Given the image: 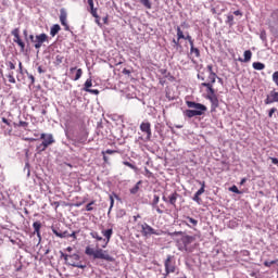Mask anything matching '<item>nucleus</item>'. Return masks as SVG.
Segmentation results:
<instances>
[{
  "mask_svg": "<svg viewBox=\"0 0 278 278\" xmlns=\"http://www.w3.org/2000/svg\"><path fill=\"white\" fill-rule=\"evenodd\" d=\"M18 28H15L12 30V36H14V38L18 37L20 35Z\"/></svg>",
  "mask_w": 278,
  "mask_h": 278,
  "instance_id": "a18cd8bd",
  "label": "nucleus"
},
{
  "mask_svg": "<svg viewBox=\"0 0 278 278\" xmlns=\"http://www.w3.org/2000/svg\"><path fill=\"white\" fill-rule=\"evenodd\" d=\"M273 264H278V260L264 262V266H266L267 268H270Z\"/></svg>",
  "mask_w": 278,
  "mask_h": 278,
  "instance_id": "f704fd0d",
  "label": "nucleus"
},
{
  "mask_svg": "<svg viewBox=\"0 0 278 278\" xmlns=\"http://www.w3.org/2000/svg\"><path fill=\"white\" fill-rule=\"evenodd\" d=\"M40 139L43 140L41 144L38 146L40 151H47V148L55 142V139H53V135L51 134H41Z\"/></svg>",
  "mask_w": 278,
  "mask_h": 278,
  "instance_id": "20e7f679",
  "label": "nucleus"
},
{
  "mask_svg": "<svg viewBox=\"0 0 278 278\" xmlns=\"http://www.w3.org/2000/svg\"><path fill=\"white\" fill-rule=\"evenodd\" d=\"M178 197H179V194H177V192H174L173 194L169 195L170 205H175V203H177V198Z\"/></svg>",
  "mask_w": 278,
  "mask_h": 278,
  "instance_id": "393cba45",
  "label": "nucleus"
},
{
  "mask_svg": "<svg viewBox=\"0 0 278 278\" xmlns=\"http://www.w3.org/2000/svg\"><path fill=\"white\" fill-rule=\"evenodd\" d=\"M94 253H97V250L90 248V247H87L85 249V254L86 255H89L90 257H93L94 258Z\"/></svg>",
  "mask_w": 278,
  "mask_h": 278,
  "instance_id": "5701e85b",
  "label": "nucleus"
},
{
  "mask_svg": "<svg viewBox=\"0 0 278 278\" xmlns=\"http://www.w3.org/2000/svg\"><path fill=\"white\" fill-rule=\"evenodd\" d=\"M53 233L56 235L58 238H66L65 232L64 233H60V232H58V230L53 229Z\"/></svg>",
  "mask_w": 278,
  "mask_h": 278,
  "instance_id": "37998d69",
  "label": "nucleus"
},
{
  "mask_svg": "<svg viewBox=\"0 0 278 278\" xmlns=\"http://www.w3.org/2000/svg\"><path fill=\"white\" fill-rule=\"evenodd\" d=\"M28 79L31 80V84H34V81H36V79L34 78V75L28 76Z\"/></svg>",
  "mask_w": 278,
  "mask_h": 278,
  "instance_id": "680f3d73",
  "label": "nucleus"
},
{
  "mask_svg": "<svg viewBox=\"0 0 278 278\" xmlns=\"http://www.w3.org/2000/svg\"><path fill=\"white\" fill-rule=\"evenodd\" d=\"M62 256L64 257L65 262H67V264L70 266H73L74 268H86V265L81 264V262L79 260H81V257L79 256V254H62Z\"/></svg>",
  "mask_w": 278,
  "mask_h": 278,
  "instance_id": "f03ea898",
  "label": "nucleus"
},
{
  "mask_svg": "<svg viewBox=\"0 0 278 278\" xmlns=\"http://www.w3.org/2000/svg\"><path fill=\"white\" fill-rule=\"evenodd\" d=\"M112 207H114V197L110 195V207H109L108 216H110V213L112 212Z\"/></svg>",
  "mask_w": 278,
  "mask_h": 278,
  "instance_id": "c9c22d12",
  "label": "nucleus"
},
{
  "mask_svg": "<svg viewBox=\"0 0 278 278\" xmlns=\"http://www.w3.org/2000/svg\"><path fill=\"white\" fill-rule=\"evenodd\" d=\"M34 230L37 233L38 238H40V227H42V224L40 222H35L33 224Z\"/></svg>",
  "mask_w": 278,
  "mask_h": 278,
  "instance_id": "412c9836",
  "label": "nucleus"
},
{
  "mask_svg": "<svg viewBox=\"0 0 278 278\" xmlns=\"http://www.w3.org/2000/svg\"><path fill=\"white\" fill-rule=\"evenodd\" d=\"M252 66L254 71H264V68H266V65H264V63L261 62H254Z\"/></svg>",
  "mask_w": 278,
  "mask_h": 278,
  "instance_id": "aec40b11",
  "label": "nucleus"
},
{
  "mask_svg": "<svg viewBox=\"0 0 278 278\" xmlns=\"http://www.w3.org/2000/svg\"><path fill=\"white\" fill-rule=\"evenodd\" d=\"M124 166H128V168H131L132 170H136V167L134 164L127 162V161H124Z\"/></svg>",
  "mask_w": 278,
  "mask_h": 278,
  "instance_id": "ea45409f",
  "label": "nucleus"
},
{
  "mask_svg": "<svg viewBox=\"0 0 278 278\" xmlns=\"http://www.w3.org/2000/svg\"><path fill=\"white\" fill-rule=\"evenodd\" d=\"M177 36H178V40H184V38H186V36L184 35V31L181 30V27H177Z\"/></svg>",
  "mask_w": 278,
  "mask_h": 278,
  "instance_id": "72a5a7b5",
  "label": "nucleus"
},
{
  "mask_svg": "<svg viewBox=\"0 0 278 278\" xmlns=\"http://www.w3.org/2000/svg\"><path fill=\"white\" fill-rule=\"evenodd\" d=\"M93 260H104L105 262H114V257L108 253V250L101 248L96 249Z\"/></svg>",
  "mask_w": 278,
  "mask_h": 278,
  "instance_id": "423d86ee",
  "label": "nucleus"
},
{
  "mask_svg": "<svg viewBox=\"0 0 278 278\" xmlns=\"http://www.w3.org/2000/svg\"><path fill=\"white\" fill-rule=\"evenodd\" d=\"M185 116H187L188 118H194V116H201V112H195L194 109L186 110Z\"/></svg>",
  "mask_w": 278,
  "mask_h": 278,
  "instance_id": "dca6fc26",
  "label": "nucleus"
},
{
  "mask_svg": "<svg viewBox=\"0 0 278 278\" xmlns=\"http://www.w3.org/2000/svg\"><path fill=\"white\" fill-rule=\"evenodd\" d=\"M60 29H62L60 27V24H54L51 28H50V36H52V38H54V36H58V34L60 33Z\"/></svg>",
  "mask_w": 278,
  "mask_h": 278,
  "instance_id": "f3484780",
  "label": "nucleus"
},
{
  "mask_svg": "<svg viewBox=\"0 0 278 278\" xmlns=\"http://www.w3.org/2000/svg\"><path fill=\"white\" fill-rule=\"evenodd\" d=\"M62 62H64V56H62L61 54H58L55 56L54 64H56L59 66V64H62Z\"/></svg>",
  "mask_w": 278,
  "mask_h": 278,
  "instance_id": "473e14b6",
  "label": "nucleus"
},
{
  "mask_svg": "<svg viewBox=\"0 0 278 278\" xmlns=\"http://www.w3.org/2000/svg\"><path fill=\"white\" fill-rule=\"evenodd\" d=\"M146 175L151 176V172L146 168Z\"/></svg>",
  "mask_w": 278,
  "mask_h": 278,
  "instance_id": "338daca9",
  "label": "nucleus"
},
{
  "mask_svg": "<svg viewBox=\"0 0 278 278\" xmlns=\"http://www.w3.org/2000/svg\"><path fill=\"white\" fill-rule=\"evenodd\" d=\"M112 233H114V230L112 228L102 230V236H104V244L102 245V249H105L108 244H110V240L112 239Z\"/></svg>",
  "mask_w": 278,
  "mask_h": 278,
  "instance_id": "f8f14e48",
  "label": "nucleus"
},
{
  "mask_svg": "<svg viewBox=\"0 0 278 278\" xmlns=\"http://www.w3.org/2000/svg\"><path fill=\"white\" fill-rule=\"evenodd\" d=\"M29 39H30L31 42H35L36 37H35L34 35H30V36H29Z\"/></svg>",
  "mask_w": 278,
  "mask_h": 278,
  "instance_id": "e2e57ef3",
  "label": "nucleus"
},
{
  "mask_svg": "<svg viewBox=\"0 0 278 278\" xmlns=\"http://www.w3.org/2000/svg\"><path fill=\"white\" fill-rule=\"evenodd\" d=\"M132 218H134V220L136 223L138 220V218H140V215H135Z\"/></svg>",
  "mask_w": 278,
  "mask_h": 278,
  "instance_id": "69168bd1",
  "label": "nucleus"
},
{
  "mask_svg": "<svg viewBox=\"0 0 278 278\" xmlns=\"http://www.w3.org/2000/svg\"><path fill=\"white\" fill-rule=\"evenodd\" d=\"M269 96L273 99L274 103H278V92L277 91H270Z\"/></svg>",
  "mask_w": 278,
  "mask_h": 278,
  "instance_id": "c756f323",
  "label": "nucleus"
},
{
  "mask_svg": "<svg viewBox=\"0 0 278 278\" xmlns=\"http://www.w3.org/2000/svg\"><path fill=\"white\" fill-rule=\"evenodd\" d=\"M169 236L172 238H175L176 236H184V232L182 231H174V232L169 233Z\"/></svg>",
  "mask_w": 278,
  "mask_h": 278,
  "instance_id": "79ce46f5",
  "label": "nucleus"
},
{
  "mask_svg": "<svg viewBox=\"0 0 278 278\" xmlns=\"http://www.w3.org/2000/svg\"><path fill=\"white\" fill-rule=\"evenodd\" d=\"M187 105L191 110H193L195 112H200V116H203V114H205V112H207V106L203 105L201 103H197V102H192V101H187Z\"/></svg>",
  "mask_w": 278,
  "mask_h": 278,
  "instance_id": "6e6552de",
  "label": "nucleus"
},
{
  "mask_svg": "<svg viewBox=\"0 0 278 278\" xmlns=\"http://www.w3.org/2000/svg\"><path fill=\"white\" fill-rule=\"evenodd\" d=\"M230 192H235V194H241L240 190L238 189L237 186H232L229 188Z\"/></svg>",
  "mask_w": 278,
  "mask_h": 278,
  "instance_id": "e433bc0d",
  "label": "nucleus"
},
{
  "mask_svg": "<svg viewBox=\"0 0 278 278\" xmlns=\"http://www.w3.org/2000/svg\"><path fill=\"white\" fill-rule=\"evenodd\" d=\"M270 103H275V100H273V98L269 96H267V98L265 99V105H270Z\"/></svg>",
  "mask_w": 278,
  "mask_h": 278,
  "instance_id": "4c0bfd02",
  "label": "nucleus"
},
{
  "mask_svg": "<svg viewBox=\"0 0 278 278\" xmlns=\"http://www.w3.org/2000/svg\"><path fill=\"white\" fill-rule=\"evenodd\" d=\"M273 81L276 84V86H278V72L273 74Z\"/></svg>",
  "mask_w": 278,
  "mask_h": 278,
  "instance_id": "a19ab883",
  "label": "nucleus"
},
{
  "mask_svg": "<svg viewBox=\"0 0 278 278\" xmlns=\"http://www.w3.org/2000/svg\"><path fill=\"white\" fill-rule=\"evenodd\" d=\"M164 266H165V277H168L170 273H175L177 267L175 266V263H173V255H167Z\"/></svg>",
  "mask_w": 278,
  "mask_h": 278,
  "instance_id": "0eeeda50",
  "label": "nucleus"
},
{
  "mask_svg": "<svg viewBox=\"0 0 278 278\" xmlns=\"http://www.w3.org/2000/svg\"><path fill=\"white\" fill-rule=\"evenodd\" d=\"M207 71H208L210 75H212V73H214L212 65H207Z\"/></svg>",
  "mask_w": 278,
  "mask_h": 278,
  "instance_id": "6e6d98bb",
  "label": "nucleus"
},
{
  "mask_svg": "<svg viewBox=\"0 0 278 278\" xmlns=\"http://www.w3.org/2000/svg\"><path fill=\"white\" fill-rule=\"evenodd\" d=\"M235 16H242V12L240 10H237L233 12Z\"/></svg>",
  "mask_w": 278,
  "mask_h": 278,
  "instance_id": "864d4df0",
  "label": "nucleus"
},
{
  "mask_svg": "<svg viewBox=\"0 0 278 278\" xmlns=\"http://www.w3.org/2000/svg\"><path fill=\"white\" fill-rule=\"evenodd\" d=\"M151 205H152V208H154L155 212H157V214H164V211L162 208H160V195L153 197Z\"/></svg>",
  "mask_w": 278,
  "mask_h": 278,
  "instance_id": "ddd939ff",
  "label": "nucleus"
},
{
  "mask_svg": "<svg viewBox=\"0 0 278 278\" xmlns=\"http://www.w3.org/2000/svg\"><path fill=\"white\" fill-rule=\"evenodd\" d=\"M2 123H4L5 125H10V122L5 117L2 118Z\"/></svg>",
  "mask_w": 278,
  "mask_h": 278,
  "instance_id": "052dcab7",
  "label": "nucleus"
},
{
  "mask_svg": "<svg viewBox=\"0 0 278 278\" xmlns=\"http://www.w3.org/2000/svg\"><path fill=\"white\" fill-rule=\"evenodd\" d=\"M228 21H233V15H228Z\"/></svg>",
  "mask_w": 278,
  "mask_h": 278,
  "instance_id": "774afa93",
  "label": "nucleus"
},
{
  "mask_svg": "<svg viewBox=\"0 0 278 278\" xmlns=\"http://www.w3.org/2000/svg\"><path fill=\"white\" fill-rule=\"evenodd\" d=\"M66 18H67L66 10L61 9V11H60V22H61V25H63V27H65V31H68L71 28L68 26V22L66 21Z\"/></svg>",
  "mask_w": 278,
  "mask_h": 278,
  "instance_id": "9b49d317",
  "label": "nucleus"
},
{
  "mask_svg": "<svg viewBox=\"0 0 278 278\" xmlns=\"http://www.w3.org/2000/svg\"><path fill=\"white\" fill-rule=\"evenodd\" d=\"M91 14L94 18H99V14H97V9H91Z\"/></svg>",
  "mask_w": 278,
  "mask_h": 278,
  "instance_id": "de8ad7c7",
  "label": "nucleus"
},
{
  "mask_svg": "<svg viewBox=\"0 0 278 278\" xmlns=\"http://www.w3.org/2000/svg\"><path fill=\"white\" fill-rule=\"evenodd\" d=\"M188 222H184L185 225H187V227H190V229H194V227H197V225H199V220L190 217V216H187L186 217Z\"/></svg>",
  "mask_w": 278,
  "mask_h": 278,
  "instance_id": "2eb2a0df",
  "label": "nucleus"
},
{
  "mask_svg": "<svg viewBox=\"0 0 278 278\" xmlns=\"http://www.w3.org/2000/svg\"><path fill=\"white\" fill-rule=\"evenodd\" d=\"M84 90L85 92H88V90H90V88H92V78H88L86 81H85V85H84Z\"/></svg>",
  "mask_w": 278,
  "mask_h": 278,
  "instance_id": "b1692460",
  "label": "nucleus"
},
{
  "mask_svg": "<svg viewBox=\"0 0 278 278\" xmlns=\"http://www.w3.org/2000/svg\"><path fill=\"white\" fill-rule=\"evenodd\" d=\"M9 68L10 71H14V68H16V65H14V63L9 62Z\"/></svg>",
  "mask_w": 278,
  "mask_h": 278,
  "instance_id": "8fccbe9b",
  "label": "nucleus"
},
{
  "mask_svg": "<svg viewBox=\"0 0 278 278\" xmlns=\"http://www.w3.org/2000/svg\"><path fill=\"white\" fill-rule=\"evenodd\" d=\"M244 59H239V62H251V58H253V52H251V50H247L243 53Z\"/></svg>",
  "mask_w": 278,
  "mask_h": 278,
  "instance_id": "a211bd4d",
  "label": "nucleus"
},
{
  "mask_svg": "<svg viewBox=\"0 0 278 278\" xmlns=\"http://www.w3.org/2000/svg\"><path fill=\"white\" fill-rule=\"evenodd\" d=\"M208 79L211 83H206V84H212V88H214V84H216V73H211L208 75Z\"/></svg>",
  "mask_w": 278,
  "mask_h": 278,
  "instance_id": "a878e982",
  "label": "nucleus"
},
{
  "mask_svg": "<svg viewBox=\"0 0 278 278\" xmlns=\"http://www.w3.org/2000/svg\"><path fill=\"white\" fill-rule=\"evenodd\" d=\"M13 42L18 45L21 51H25V42H23V40L21 39V35H18L17 37H14Z\"/></svg>",
  "mask_w": 278,
  "mask_h": 278,
  "instance_id": "6ab92c4d",
  "label": "nucleus"
},
{
  "mask_svg": "<svg viewBox=\"0 0 278 278\" xmlns=\"http://www.w3.org/2000/svg\"><path fill=\"white\" fill-rule=\"evenodd\" d=\"M194 242V237L192 236H182L180 240L177 241V249L181 251V253H192V248L190 244Z\"/></svg>",
  "mask_w": 278,
  "mask_h": 278,
  "instance_id": "f257e3e1",
  "label": "nucleus"
},
{
  "mask_svg": "<svg viewBox=\"0 0 278 278\" xmlns=\"http://www.w3.org/2000/svg\"><path fill=\"white\" fill-rule=\"evenodd\" d=\"M139 1L143 8H147V10H151V8H153L151 0H139Z\"/></svg>",
  "mask_w": 278,
  "mask_h": 278,
  "instance_id": "4be33fe9",
  "label": "nucleus"
},
{
  "mask_svg": "<svg viewBox=\"0 0 278 278\" xmlns=\"http://www.w3.org/2000/svg\"><path fill=\"white\" fill-rule=\"evenodd\" d=\"M182 40H188L190 42V40H192V37L188 35L187 37L182 38Z\"/></svg>",
  "mask_w": 278,
  "mask_h": 278,
  "instance_id": "13d9d810",
  "label": "nucleus"
},
{
  "mask_svg": "<svg viewBox=\"0 0 278 278\" xmlns=\"http://www.w3.org/2000/svg\"><path fill=\"white\" fill-rule=\"evenodd\" d=\"M271 163L276 164L278 166V159L277 157H269Z\"/></svg>",
  "mask_w": 278,
  "mask_h": 278,
  "instance_id": "3c124183",
  "label": "nucleus"
},
{
  "mask_svg": "<svg viewBox=\"0 0 278 278\" xmlns=\"http://www.w3.org/2000/svg\"><path fill=\"white\" fill-rule=\"evenodd\" d=\"M81 75H84V71H81V68H78L74 77V81H78V79H81Z\"/></svg>",
  "mask_w": 278,
  "mask_h": 278,
  "instance_id": "c85d7f7f",
  "label": "nucleus"
},
{
  "mask_svg": "<svg viewBox=\"0 0 278 278\" xmlns=\"http://www.w3.org/2000/svg\"><path fill=\"white\" fill-rule=\"evenodd\" d=\"M189 43H190V49H192V47H194V41L191 39V40H189Z\"/></svg>",
  "mask_w": 278,
  "mask_h": 278,
  "instance_id": "0e129e2a",
  "label": "nucleus"
},
{
  "mask_svg": "<svg viewBox=\"0 0 278 278\" xmlns=\"http://www.w3.org/2000/svg\"><path fill=\"white\" fill-rule=\"evenodd\" d=\"M201 86L207 88V99L211 101L212 108H218V97L214 88H212V84L202 83Z\"/></svg>",
  "mask_w": 278,
  "mask_h": 278,
  "instance_id": "7ed1b4c3",
  "label": "nucleus"
},
{
  "mask_svg": "<svg viewBox=\"0 0 278 278\" xmlns=\"http://www.w3.org/2000/svg\"><path fill=\"white\" fill-rule=\"evenodd\" d=\"M105 153L108 155H112V154L116 153V151H114V150H106Z\"/></svg>",
  "mask_w": 278,
  "mask_h": 278,
  "instance_id": "5fc2aeb1",
  "label": "nucleus"
},
{
  "mask_svg": "<svg viewBox=\"0 0 278 278\" xmlns=\"http://www.w3.org/2000/svg\"><path fill=\"white\" fill-rule=\"evenodd\" d=\"M91 238H93L94 240H98V242H101V240H103V237L99 236V232L97 231H92L90 232Z\"/></svg>",
  "mask_w": 278,
  "mask_h": 278,
  "instance_id": "bb28decb",
  "label": "nucleus"
},
{
  "mask_svg": "<svg viewBox=\"0 0 278 278\" xmlns=\"http://www.w3.org/2000/svg\"><path fill=\"white\" fill-rule=\"evenodd\" d=\"M10 84H16V78H14V72H9V75H7Z\"/></svg>",
  "mask_w": 278,
  "mask_h": 278,
  "instance_id": "cd10ccee",
  "label": "nucleus"
},
{
  "mask_svg": "<svg viewBox=\"0 0 278 278\" xmlns=\"http://www.w3.org/2000/svg\"><path fill=\"white\" fill-rule=\"evenodd\" d=\"M140 130L147 134V140H151V123L142 122L140 125Z\"/></svg>",
  "mask_w": 278,
  "mask_h": 278,
  "instance_id": "9d476101",
  "label": "nucleus"
},
{
  "mask_svg": "<svg viewBox=\"0 0 278 278\" xmlns=\"http://www.w3.org/2000/svg\"><path fill=\"white\" fill-rule=\"evenodd\" d=\"M190 53H193L195 55V58H200L201 56V52L199 51V48H190Z\"/></svg>",
  "mask_w": 278,
  "mask_h": 278,
  "instance_id": "7c9ffc66",
  "label": "nucleus"
},
{
  "mask_svg": "<svg viewBox=\"0 0 278 278\" xmlns=\"http://www.w3.org/2000/svg\"><path fill=\"white\" fill-rule=\"evenodd\" d=\"M275 112H277V109H275V108H273V109L269 110V113H268L269 118H273V114H274Z\"/></svg>",
  "mask_w": 278,
  "mask_h": 278,
  "instance_id": "49530a36",
  "label": "nucleus"
},
{
  "mask_svg": "<svg viewBox=\"0 0 278 278\" xmlns=\"http://www.w3.org/2000/svg\"><path fill=\"white\" fill-rule=\"evenodd\" d=\"M87 92H90V94H99L98 89H89Z\"/></svg>",
  "mask_w": 278,
  "mask_h": 278,
  "instance_id": "09e8293b",
  "label": "nucleus"
},
{
  "mask_svg": "<svg viewBox=\"0 0 278 278\" xmlns=\"http://www.w3.org/2000/svg\"><path fill=\"white\" fill-rule=\"evenodd\" d=\"M45 42H49V36L45 33L35 36L34 47L39 50Z\"/></svg>",
  "mask_w": 278,
  "mask_h": 278,
  "instance_id": "1a4fd4ad",
  "label": "nucleus"
},
{
  "mask_svg": "<svg viewBox=\"0 0 278 278\" xmlns=\"http://www.w3.org/2000/svg\"><path fill=\"white\" fill-rule=\"evenodd\" d=\"M200 185L202 186L194 194L193 197V201H195V203H201V194H203V192H205V181H200Z\"/></svg>",
  "mask_w": 278,
  "mask_h": 278,
  "instance_id": "4468645a",
  "label": "nucleus"
},
{
  "mask_svg": "<svg viewBox=\"0 0 278 278\" xmlns=\"http://www.w3.org/2000/svg\"><path fill=\"white\" fill-rule=\"evenodd\" d=\"M88 5L90 7V10H94V0H87Z\"/></svg>",
  "mask_w": 278,
  "mask_h": 278,
  "instance_id": "c03bdc74",
  "label": "nucleus"
},
{
  "mask_svg": "<svg viewBox=\"0 0 278 278\" xmlns=\"http://www.w3.org/2000/svg\"><path fill=\"white\" fill-rule=\"evenodd\" d=\"M92 205H94V201H91L90 203H88V204L86 205V211H87V212H92Z\"/></svg>",
  "mask_w": 278,
  "mask_h": 278,
  "instance_id": "58836bf2",
  "label": "nucleus"
},
{
  "mask_svg": "<svg viewBox=\"0 0 278 278\" xmlns=\"http://www.w3.org/2000/svg\"><path fill=\"white\" fill-rule=\"evenodd\" d=\"M18 68H20V73H23V63L22 62L18 63Z\"/></svg>",
  "mask_w": 278,
  "mask_h": 278,
  "instance_id": "bf43d9fd",
  "label": "nucleus"
},
{
  "mask_svg": "<svg viewBox=\"0 0 278 278\" xmlns=\"http://www.w3.org/2000/svg\"><path fill=\"white\" fill-rule=\"evenodd\" d=\"M141 233L144 238H150V236H162V230H155V228L149 226V224H141Z\"/></svg>",
  "mask_w": 278,
  "mask_h": 278,
  "instance_id": "39448f33",
  "label": "nucleus"
},
{
  "mask_svg": "<svg viewBox=\"0 0 278 278\" xmlns=\"http://www.w3.org/2000/svg\"><path fill=\"white\" fill-rule=\"evenodd\" d=\"M18 127H27V122L21 121V122L18 123Z\"/></svg>",
  "mask_w": 278,
  "mask_h": 278,
  "instance_id": "603ef678",
  "label": "nucleus"
},
{
  "mask_svg": "<svg viewBox=\"0 0 278 278\" xmlns=\"http://www.w3.org/2000/svg\"><path fill=\"white\" fill-rule=\"evenodd\" d=\"M138 190H140V181L137 182L136 186L130 189V194H137Z\"/></svg>",
  "mask_w": 278,
  "mask_h": 278,
  "instance_id": "2f4dec72",
  "label": "nucleus"
},
{
  "mask_svg": "<svg viewBox=\"0 0 278 278\" xmlns=\"http://www.w3.org/2000/svg\"><path fill=\"white\" fill-rule=\"evenodd\" d=\"M159 207H160V210L163 211V214H164V210H166V206L164 204H159Z\"/></svg>",
  "mask_w": 278,
  "mask_h": 278,
  "instance_id": "4d7b16f0",
  "label": "nucleus"
}]
</instances>
